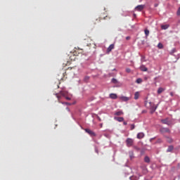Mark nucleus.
<instances>
[{"label": "nucleus", "mask_w": 180, "mask_h": 180, "mask_svg": "<svg viewBox=\"0 0 180 180\" xmlns=\"http://www.w3.org/2000/svg\"><path fill=\"white\" fill-rule=\"evenodd\" d=\"M126 144L127 147H131L133 144H134V140H133V139L131 138H127L126 139Z\"/></svg>", "instance_id": "nucleus-1"}, {"label": "nucleus", "mask_w": 180, "mask_h": 180, "mask_svg": "<svg viewBox=\"0 0 180 180\" xmlns=\"http://www.w3.org/2000/svg\"><path fill=\"white\" fill-rule=\"evenodd\" d=\"M149 108L150 109L151 113H154V112L157 110V108H158V105H153V103L149 102Z\"/></svg>", "instance_id": "nucleus-2"}, {"label": "nucleus", "mask_w": 180, "mask_h": 180, "mask_svg": "<svg viewBox=\"0 0 180 180\" xmlns=\"http://www.w3.org/2000/svg\"><path fill=\"white\" fill-rule=\"evenodd\" d=\"M84 130H85L86 133H88V134H89V136H91V137H96V134L94 131H92L89 129H85Z\"/></svg>", "instance_id": "nucleus-3"}, {"label": "nucleus", "mask_w": 180, "mask_h": 180, "mask_svg": "<svg viewBox=\"0 0 180 180\" xmlns=\"http://www.w3.org/2000/svg\"><path fill=\"white\" fill-rule=\"evenodd\" d=\"M119 98L122 102H127V101H130V98H129L127 96H120Z\"/></svg>", "instance_id": "nucleus-4"}, {"label": "nucleus", "mask_w": 180, "mask_h": 180, "mask_svg": "<svg viewBox=\"0 0 180 180\" xmlns=\"http://www.w3.org/2000/svg\"><path fill=\"white\" fill-rule=\"evenodd\" d=\"M146 5H139L135 8V9L136 11H139V12H141V11H143V9H144Z\"/></svg>", "instance_id": "nucleus-5"}, {"label": "nucleus", "mask_w": 180, "mask_h": 180, "mask_svg": "<svg viewBox=\"0 0 180 180\" xmlns=\"http://www.w3.org/2000/svg\"><path fill=\"white\" fill-rule=\"evenodd\" d=\"M56 97L58 99V102L59 103H62V105H71V103H64V102H61L60 101V98H61L60 96H58V94H56Z\"/></svg>", "instance_id": "nucleus-6"}, {"label": "nucleus", "mask_w": 180, "mask_h": 180, "mask_svg": "<svg viewBox=\"0 0 180 180\" xmlns=\"http://www.w3.org/2000/svg\"><path fill=\"white\" fill-rule=\"evenodd\" d=\"M144 136H145L144 133L139 132L137 134L136 137L137 139H139V140H141V139H144Z\"/></svg>", "instance_id": "nucleus-7"}, {"label": "nucleus", "mask_w": 180, "mask_h": 180, "mask_svg": "<svg viewBox=\"0 0 180 180\" xmlns=\"http://www.w3.org/2000/svg\"><path fill=\"white\" fill-rule=\"evenodd\" d=\"M139 69L143 71V72H146L147 71H148V68H147V67H146V65H141L139 68Z\"/></svg>", "instance_id": "nucleus-8"}, {"label": "nucleus", "mask_w": 180, "mask_h": 180, "mask_svg": "<svg viewBox=\"0 0 180 180\" xmlns=\"http://www.w3.org/2000/svg\"><path fill=\"white\" fill-rule=\"evenodd\" d=\"M59 94L61 96H63L64 98H65V96H67L68 95V91H60L59 92Z\"/></svg>", "instance_id": "nucleus-9"}, {"label": "nucleus", "mask_w": 180, "mask_h": 180, "mask_svg": "<svg viewBox=\"0 0 180 180\" xmlns=\"http://www.w3.org/2000/svg\"><path fill=\"white\" fill-rule=\"evenodd\" d=\"M160 132L162 133H171V130L169 128H162L160 129Z\"/></svg>", "instance_id": "nucleus-10"}, {"label": "nucleus", "mask_w": 180, "mask_h": 180, "mask_svg": "<svg viewBox=\"0 0 180 180\" xmlns=\"http://www.w3.org/2000/svg\"><path fill=\"white\" fill-rule=\"evenodd\" d=\"M114 119L115 120H117V122H124V118L123 117H115Z\"/></svg>", "instance_id": "nucleus-11"}, {"label": "nucleus", "mask_w": 180, "mask_h": 180, "mask_svg": "<svg viewBox=\"0 0 180 180\" xmlns=\"http://www.w3.org/2000/svg\"><path fill=\"white\" fill-rule=\"evenodd\" d=\"M115 49V44H112L109 46V47L107 49V53H110L111 50H113Z\"/></svg>", "instance_id": "nucleus-12"}, {"label": "nucleus", "mask_w": 180, "mask_h": 180, "mask_svg": "<svg viewBox=\"0 0 180 180\" xmlns=\"http://www.w3.org/2000/svg\"><path fill=\"white\" fill-rule=\"evenodd\" d=\"M173 150H174V146L171 145L168 146L167 149V153H172Z\"/></svg>", "instance_id": "nucleus-13"}, {"label": "nucleus", "mask_w": 180, "mask_h": 180, "mask_svg": "<svg viewBox=\"0 0 180 180\" xmlns=\"http://www.w3.org/2000/svg\"><path fill=\"white\" fill-rule=\"evenodd\" d=\"M142 171L145 173V174H147V172H148V169H147V167L145 166V165H142L141 167Z\"/></svg>", "instance_id": "nucleus-14"}, {"label": "nucleus", "mask_w": 180, "mask_h": 180, "mask_svg": "<svg viewBox=\"0 0 180 180\" xmlns=\"http://www.w3.org/2000/svg\"><path fill=\"white\" fill-rule=\"evenodd\" d=\"M164 91H165V88L159 87L158 89V95L162 94V92H164Z\"/></svg>", "instance_id": "nucleus-15"}, {"label": "nucleus", "mask_w": 180, "mask_h": 180, "mask_svg": "<svg viewBox=\"0 0 180 180\" xmlns=\"http://www.w3.org/2000/svg\"><path fill=\"white\" fill-rule=\"evenodd\" d=\"M139 97H140V92L136 91L135 94H134L135 101H137V99H139Z\"/></svg>", "instance_id": "nucleus-16"}, {"label": "nucleus", "mask_w": 180, "mask_h": 180, "mask_svg": "<svg viewBox=\"0 0 180 180\" xmlns=\"http://www.w3.org/2000/svg\"><path fill=\"white\" fill-rule=\"evenodd\" d=\"M151 160H150V157L145 156L144 158V162H146L147 164H150Z\"/></svg>", "instance_id": "nucleus-17"}, {"label": "nucleus", "mask_w": 180, "mask_h": 180, "mask_svg": "<svg viewBox=\"0 0 180 180\" xmlns=\"http://www.w3.org/2000/svg\"><path fill=\"white\" fill-rule=\"evenodd\" d=\"M110 98L111 99H117V94H110Z\"/></svg>", "instance_id": "nucleus-18"}, {"label": "nucleus", "mask_w": 180, "mask_h": 180, "mask_svg": "<svg viewBox=\"0 0 180 180\" xmlns=\"http://www.w3.org/2000/svg\"><path fill=\"white\" fill-rule=\"evenodd\" d=\"M165 138L167 139V143H171L174 141V139H172V138L171 136H165Z\"/></svg>", "instance_id": "nucleus-19"}, {"label": "nucleus", "mask_w": 180, "mask_h": 180, "mask_svg": "<svg viewBox=\"0 0 180 180\" xmlns=\"http://www.w3.org/2000/svg\"><path fill=\"white\" fill-rule=\"evenodd\" d=\"M168 27H169V25H161V29L162 30H167V29H168Z\"/></svg>", "instance_id": "nucleus-20"}, {"label": "nucleus", "mask_w": 180, "mask_h": 180, "mask_svg": "<svg viewBox=\"0 0 180 180\" xmlns=\"http://www.w3.org/2000/svg\"><path fill=\"white\" fill-rule=\"evenodd\" d=\"M129 155L130 160H133V158H134V153H133V151H129Z\"/></svg>", "instance_id": "nucleus-21"}, {"label": "nucleus", "mask_w": 180, "mask_h": 180, "mask_svg": "<svg viewBox=\"0 0 180 180\" xmlns=\"http://www.w3.org/2000/svg\"><path fill=\"white\" fill-rule=\"evenodd\" d=\"M122 115H123V111H122V110L115 112V116H122Z\"/></svg>", "instance_id": "nucleus-22"}, {"label": "nucleus", "mask_w": 180, "mask_h": 180, "mask_svg": "<svg viewBox=\"0 0 180 180\" xmlns=\"http://www.w3.org/2000/svg\"><path fill=\"white\" fill-rule=\"evenodd\" d=\"M161 122H162L163 124H168V118H165V119L161 120Z\"/></svg>", "instance_id": "nucleus-23"}, {"label": "nucleus", "mask_w": 180, "mask_h": 180, "mask_svg": "<svg viewBox=\"0 0 180 180\" xmlns=\"http://www.w3.org/2000/svg\"><path fill=\"white\" fill-rule=\"evenodd\" d=\"M145 34H146V37H148V35L150 34V30H148V29H146L144 30Z\"/></svg>", "instance_id": "nucleus-24"}, {"label": "nucleus", "mask_w": 180, "mask_h": 180, "mask_svg": "<svg viewBox=\"0 0 180 180\" xmlns=\"http://www.w3.org/2000/svg\"><path fill=\"white\" fill-rule=\"evenodd\" d=\"M146 56L141 55V63H146Z\"/></svg>", "instance_id": "nucleus-25"}, {"label": "nucleus", "mask_w": 180, "mask_h": 180, "mask_svg": "<svg viewBox=\"0 0 180 180\" xmlns=\"http://www.w3.org/2000/svg\"><path fill=\"white\" fill-rule=\"evenodd\" d=\"M136 84H141V82H143V79L138 78V79H136Z\"/></svg>", "instance_id": "nucleus-26"}, {"label": "nucleus", "mask_w": 180, "mask_h": 180, "mask_svg": "<svg viewBox=\"0 0 180 180\" xmlns=\"http://www.w3.org/2000/svg\"><path fill=\"white\" fill-rule=\"evenodd\" d=\"M174 53H176V49L175 48L172 49V51H170L171 56H174Z\"/></svg>", "instance_id": "nucleus-27"}, {"label": "nucleus", "mask_w": 180, "mask_h": 180, "mask_svg": "<svg viewBox=\"0 0 180 180\" xmlns=\"http://www.w3.org/2000/svg\"><path fill=\"white\" fill-rule=\"evenodd\" d=\"M161 143H162V139H158V140L155 142V144H161Z\"/></svg>", "instance_id": "nucleus-28"}, {"label": "nucleus", "mask_w": 180, "mask_h": 180, "mask_svg": "<svg viewBox=\"0 0 180 180\" xmlns=\"http://www.w3.org/2000/svg\"><path fill=\"white\" fill-rule=\"evenodd\" d=\"M84 82H88L89 81V76H85L84 78Z\"/></svg>", "instance_id": "nucleus-29"}, {"label": "nucleus", "mask_w": 180, "mask_h": 180, "mask_svg": "<svg viewBox=\"0 0 180 180\" xmlns=\"http://www.w3.org/2000/svg\"><path fill=\"white\" fill-rule=\"evenodd\" d=\"M111 82H112V84H117V79H116L115 78H112V79H111Z\"/></svg>", "instance_id": "nucleus-30"}, {"label": "nucleus", "mask_w": 180, "mask_h": 180, "mask_svg": "<svg viewBox=\"0 0 180 180\" xmlns=\"http://www.w3.org/2000/svg\"><path fill=\"white\" fill-rule=\"evenodd\" d=\"M158 49H164V45H162V44H161V43H159L158 44Z\"/></svg>", "instance_id": "nucleus-31"}, {"label": "nucleus", "mask_w": 180, "mask_h": 180, "mask_svg": "<svg viewBox=\"0 0 180 180\" xmlns=\"http://www.w3.org/2000/svg\"><path fill=\"white\" fill-rule=\"evenodd\" d=\"M148 105V101H146L144 102V105L146 106V108H149L150 106Z\"/></svg>", "instance_id": "nucleus-32"}, {"label": "nucleus", "mask_w": 180, "mask_h": 180, "mask_svg": "<svg viewBox=\"0 0 180 180\" xmlns=\"http://www.w3.org/2000/svg\"><path fill=\"white\" fill-rule=\"evenodd\" d=\"M177 16H180V7H179L177 11H176Z\"/></svg>", "instance_id": "nucleus-33"}, {"label": "nucleus", "mask_w": 180, "mask_h": 180, "mask_svg": "<svg viewBox=\"0 0 180 180\" xmlns=\"http://www.w3.org/2000/svg\"><path fill=\"white\" fill-rule=\"evenodd\" d=\"M126 72H127L128 74H130V72H131V70L130 68H127Z\"/></svg>", "instance_id": "nucleus-34"}, {"label": "nucleus", "mask_w": 180, "mask_h": 180, "mask_svg": "<svg viewBox=\"0 0 180 180\" xmlns=\"http://www.w3.org/2000/svg\"><path fill=\"white\" fill-rule=\"evenodd\" d=\"M135 127L136 126L134 125V124H131V130H134Z\"/></svg>", "instance_id": "nucleus-35"}, {"label": "nucleus", "mask_w": 180, "mask_h": 180, "mask_svg": "<svg viewBox=\"0 0 180 180\" xmlns=\"http://www.w3.org/2000/svg\"><path fill=\"white\" fill-rule=\"evenodd\" d=\"M65 99H67V101H71V98L68 97V96H65Z\"/></svg>", "instance_id": "nucleus-36"}, {"label": "nucleus", "mask_w": 180, "mask_h": 180, "mask_svg": "<svg viewBox=\"0 0 180 180\" xmlns=\"http://www.w3.org/2000/svg\"><path fill=\"white\" fill-rule=\"evenodd\" d=\"M95 151L97 154H99V150H98V148H95Z\"/></svg>", "instance_id": "nucleus-37"}, {"label": "nucleus", "mask_w": 180, "mask_h": 180, "mask_svg": "<svg viewBox=\"0 0 180 180\" xmlns=\"http://www.w3.org/2000/svg\"><path fill=\"white\" fill-rule=\"evenodd\" d=\"M134 148H135V150H137L138 151L140 150L139 148L137 146H134Z\"/></svg>", "instance_id": "nucleus-38"}, {"label": "nucleus", "mask_w": 180, "mask_h": 180, "mask_svg": "<svg viewBox=\"0 0 180 180\" xmlns=\"http://www.w3.org/2000/svg\"><path fill=\"white\" fill-rule=\"evenodd\" d=\"M66 110H68V112H71V110H70V108L68 107L66 108Z\"/></svg>", "instance_id": "nucleus-39"}, {"label": "nucleus", "mask_w": 180, "mask_h": 180, "mask_svg": "<svg viewBox=\"0 0 180 180\" xmlns=\"http://www.w3.org/2000/svg\"><path fill=\"white\" fill-rule=\"evenodd\" d=\"M123 124H124V126H127V122L124 121V122H123Z\"/></svg>", "instance_id": "nucleus-40"}, {"label": "nucleus", "mask_w": 180, "mask_h": 180, "mask_svg": "<svg viewBox=\"0 0 180 180\" xmlns=\"http://www.w3.org/2000/svg\"><path fill=\"white\" fill-rule=\"evenodd\" d=\"M126 40H130V37H127Z\"/></svg>", "instance_id": "nucleus-41"}, {"label": "nucleus", "mask_w": 180, "mask_h": 180, "mask_svg": "<svg viewBox=\"0 0 180 180\" xmlns=\"http://www.w3.org/2000/svg\"><path fill=\"white\" fill-rule=\"evenodd\" d=\"M155 137L151 138V139H150V141H153V140H155Z\"/></svg>", "instance_id": "nucleus-42"}, {"label": "nucleus", "mask_w": 180, "mask_h": 180, "mask_svg": "<svg viewBox=\"0 0 180 180\" xmlns=\"http://www.w3.org/2000/svg\"><path fill=\"white\" fill-rule=\"evenodd\" d=\"M72 117L73 120H75V117H74V115H72Z\"/></svg>", "instance_id": "nucleus-43"}, {"label": "nucleus", "mask_w": 180, "mask_h": 180, "mask_svg": "<svg viewBox=\"0 0 180 180\" xmlns=\"http://www.w3.org/2000/svg\"><path fill=\"white\" fill-rule=\"evenodd\" d=\"M170 95H171V96H174V94H173L172 92L170 93Z\"/></svg>", "instance_id": "nucleus-44"}, {"label": "nucleus", "mask_w": 180, "mask_h": 180, "mask_svg": "<svg viewBox=\"0 0 180 180\" xmlns=\"http://www.w3.org/2000/svg\"><path fill=\"white\" fill-rule=\"evenodd\" d=\"M112 71H116V68H114V69L112 70Z\"/></svg>", "instance_id": "nucleus-45"}, {"label": "nucleus", "mask_w": 180, "mask_h": 180, "mask_svg": "<svg viewBox=\"0 0 180 180\" xmlns=\"http://www.w3.org/2000/svg\"><path fill=\"white\" fill-rule=\"evenodd\" d=\"M124 167H127V164H125V165H124Z\"/></svg>", "instance_id": "nucleus-46"}, {"label": "nucleus", "mask_w": 180, "mask_h": 180, "mask_svg": "<svg viewBox=\"0 0 180 180\" xmlns=\"http://www.w3.org/2000/svg\"><path fill=\"white\" fill-rule=\"evenodd\" d=\"M134 17L136 18V14H134Z\"/></svg>", "instance_id": "nucleus-47"}, {"label": "nucleus", "mask_w": 180, "mask_h": 180, "mask_svg": "<svg viewBox=\"0 0 180 180\" xmlns=\"http://www.w3.org/2000/svg\"><path fill=\"white\" fill-rule=\"evenodd\" d=\"M129 179L131 180V176L129 177Z\"/></svg>", "instance_id": "nucleus-48"}, {"label": "nucleus", "mask_w": 180, "mask_h": 180, "mask_svg": "<svg viewBox=\"0 0 180 180\" xmlns=\"http://www.w3.org/2000/svg\"><path fill=\"white\" fill-rule=\"evenodd\" d=\"M155 79H157V77H155Z\"/></svg>", "instance_id": "nucleus-49"}, {"label": "nucleus", "mask_w": 180, "mask_h": 180, "mask_svg": "<svg viewBox=\"0 0 180 180\" xmlns=\"http://www.w3.org/2000/svg\"><path fill=\"white\" fill-rule=\"evenodd\" d=\"M178 167H179V164H178Z\"/></svg>", "instance_id": "nucleus-50"}, {"label": "nucleus", "mask_w": 180, "mask_h": 180, "mask_svg": "<svg viewBox=\"0 0 180 180\" xmlns=\"http://www.w3.org/2000/svg\"><path fill=\"white\" fill-rule=\"evenodd\" d=\"M179 123H180V120H179Z\"/></svg>", "instance_id": "nucleus-51"}]
</instances>
